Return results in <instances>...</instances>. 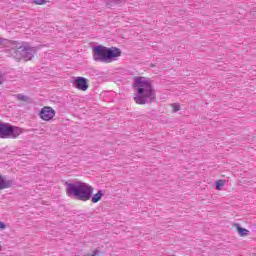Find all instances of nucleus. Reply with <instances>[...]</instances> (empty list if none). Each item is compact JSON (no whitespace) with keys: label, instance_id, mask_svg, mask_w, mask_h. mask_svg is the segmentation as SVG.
<instances>
[{"label":"nucleus","instance_id":"6e6552de","mask_svg":"<svg viewBox=\"0 0 256 256\" xmlns=\"http://www.w3.org/2000/svg\"><path fill=\"white\" fill-rule=\"evenodd\" d=\"M12 186H13V180H7L0 175V190L9 189V187H12Z\"/></svg>","mask_w":256,"mask_h":256},{"label":"nucleus","instance_id":"7ed1b4c3","mask_svg":"<svg viewBox=\"0 0 256 256\" xmlns=\"http://www.w3.org/2000/svg\"><path fill=\"white\" fill-rule=\"evenodd\" d=\"M11 52L14 59L17 61H31L33 57H35V53H37L36 47H31L27 43H19V42H11Z\"/></svg>","mask_w":256,"mask_h":256},{"label":"nucleus","instance_id":"39448f33","mask_svg":"<svg viewBox=\"0 0 256 256\" xmlns=\"http://www.w3.org/2000/svg\"><path fill=\"white\" fill-rule=\"evenodd\" d=\"M21 133H23V128L0 122V139H17Z\"/></svg>","mask_w":256,"mask_h":256},{"label":"nucleus","instance_id":"1a4fd4ad","mask_svg":"<svg viewBox=\"0 0 256 256\" xmlns=\"http://www.w3.org/2000/svg\"><path fill=\"white\" fill-rule=\"evenodd\" d=\"M225 187V180L216 181V189L217 191H221Z\"/></svg>","mask_w":256,"mask_h":256},{"label":"nucleus","instance_id":"423d86ee","mask_svg":"<svg viewBox=\"0 0 256 256\" xmlns=\"http://www.w3.org/2000/svg\"><path fill=\"white\" fill-rule=\"evenodd\" d=\"M55 115V109L51 106H44L39 112V117L42 121H53Z\"/></svg>","mask_w":256,"mask_h":256},{"label":"nucleus","instance_id":"9b49d317","mask_svg":"<svg viewBox=\"0 0 256 256\" xmlns=\"http://www.w3.org/2000/svg\"><path fill=\"white\" fill-rule=\"evenodd\" d=\"M16 97L19 101H29V98L23 94H17Z\"/></svg>","mask_w":256,"mask_h":256},{"label":"nucleus","instance_id":"f3484780","mask_svg":"<svg viewBox=\"0 0 256 256\" xmlns=\"http://www.w3.org/2000/svg\"><path fill=\"white\" fill-rule=\"evenodd\" d=\"M115 3H117V0H113Z\"/></svg>","mask_w":256,"mask_h":256},{"label":"nucleus","instance_id":"4468645a","mask_svg":"<svg viewBox=\"0 0 256 256\" xmlns=\"http://www.w3.org/2000/svg\"><path fill=\"white\" fill-rule=\"evenodd\" d=\"M5 83V75L0 74V85H3Z\"/></svg>","mask_w":256,"mask_h":256},{"label":"nucleus","instance_id":"0eeeda50","mask_svg":"<svg viewBox=\"0 0 256 256\" xmlns=\"http://www.w3.org/2000/svg\"><path fill=\"white\" fill-rule=\"evenodd\" d=\"M74 87L79 91H87V89H89V85L87 84V78L76 77L74 80Z\"/></svg>","mask_w":256,"mask_h":256},{"label":"nucleus","instance_id":"2eb2a0df","mask_svg":"<svg viewBox=\"0 0 256 256\" xmlns=\"http://www.w3.org/2000/svg\"><path fill=\"white\" fill-rule=\"evenodd\" d=\"M7 226L5 225V223L0 221V229H5Z\"/></svg>","mask_w":256,"mask_h":256},{"label":"nucleus","instance_id":"20e7f679","mask_svg":"<svg viewBox=\"0 0 256 256\" xmlns=\"http://www.w3.org/2000/svg\"><path fill=\"white\" fill-rule=\"evenodd\" d=\"M117 57H121V50L119 48H107L104 46H96L93 48L94 61L112 63Z\"/></svg>","mask_w":256,"mask_h":256},{"label":"nucleus","instance_id":"f257e3e1","mask_svg":"<svg viewBox=\"0 0 256 256\" xmlns=\"http://www.w3.org/2000/svg\"><path fill=\"white\" fill-rule=\"evenodd\" d=\"M65 187L67 197L78 199V201H89L91 199L93 203H99L105 195L103 190L93 195V186L81 181L65 182Z\"/></svg>","mask_w":256,"mask_h":256},{"label":"nucleus","instance_id":"f8f14e48","mask_svg":"<svg viewBox=\"0 0 256 256\" xmlns=\"http://www.w3.org/2000/svg\"><path fill=\"white\" fill-rule=\"evenodd\" d=\"M172 109L174 113H177V111H179V109H181V105H179V103H174L172 104Z\"/></svg>","mask_w":256,"mask_h":256},{"label":"nucleus","instance_id":"ddd939ff","mask_svg":"<svg viewBox=\"0 0 256 256\" xmlns=\"http://www.w3.org/2000/svg\"><path fill=\"white\" fill-rule=\"evenodd\" d=\"M47 1L48 0H33V3H35V5H45Z\"/></svg>","mask_w":256,"mask_h":256},{"label":"nucleus","instance_id":"9d476101","mask_svg":"<svg viewBox=\"0 0 256 256\" xmlns=\"http://www.w3.org/2000/svg\"><path fill=\"white\" fill-rule=\"evenodd\" d=\"M238 233L239 235H241V237H245V235H249V230L242 227H238Z\"/></svg>","mask_w":256,"mask_h":256},{"label":"nucleus","instance_id":"dca6fc26","mask_svg":"<svg viewBox=\"0 0 256 256\" xmlns=\"http://www.w3.org/2000/svg\"><path fill=\"white\" fill-rule=\"evenodd\" d=\"M3 251V246L0 244V252Z\"/></svg>","mask_w":256,"mask_h":256},{"label":"nucleus","instance_id":"f03ea898","mask_svg":"<svg viewBox=\"0 0 256 256\" xmlns=\"http://www.w3.org/2000/svg\"><path fill=\"white\" fill-rule=\"evenodd\" d=\"M134 101L137 105H148L157 101V92L149 78L136 77L134 79Z\"/></svg>","mask_w":256,"mask_h":256}]
</instances>
